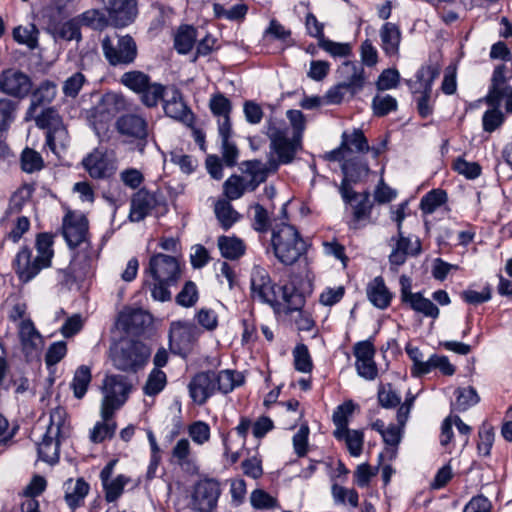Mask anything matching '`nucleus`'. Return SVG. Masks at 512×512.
<instances>
[{"instance_id": "f257e3e1", "label": "nucleus", "mask_w": 512, "mask_h": 512, "mask_svg": "<svg viewBox=\"0 0 512 512\" xmlns=\"http://www.w3.org/2000/svg\"><path fill=\"white\" fill-rule=\"evenodd\" d=\"M370 146L360 129L346 130L341 135L339 147L326 154V159L341 164L344 175L353 180H360L369 173L367 163L362 159L369 152Z\"/></svg>"}, {"instance_id": "f03ea898", "label": "nucleus", "mask_w": 512, "mask_h": 512, "mask_svg": "<svg viewBox=\"0 0 512 512\" xmlns=\"http://www.w3.org/2000/svg\"><path fill=\"white\" fill-rule=\"evenodd\" d=\"M250 294L254 301L271 306L274 310L284 307L294 310L300 302L299 296L286 286H277L271 280L268 271L258 265L252 268L250 276Z\"/></svg>"}, {"instance_id": "7ed1b4c3", "label": "nucleus", "mask_w": 512, "mask_h": 512, "mask_svg": "<svg viewBox=\"0 0 512 512\" xmlns=\"http://www.w3.org/2000/svg\"><path fill=\"white\" fill-rule=\"evenodd\" d=\"M145 273L153 280L152 283H148L152 298L160 302L169 301L171 299L169 288L181 277L178 259L175 256L155 253L150 257Z\"/></svg>"}, {"instance_id": "20e7f679", "label": "nucleus", "mask_w": 512, "mask_h": 512, "mask_svg": "<svg viewBox=\"0 0 512 512\" xmlns=\"http://www.w3.org/2000/svg\"><path fill=\"white\" fill-rule=\"evenodd\" d=\"M53 236L48 233H41L36 238V255H32L29 248H22L15 258V269L19 278L28 282L33 279L42 269L51 264L53 251Z\"/></svg>"}, {"instance_id": "39448f33", "label": "nucleus", "mask_w": 512, "mask_h": 512, "mask_svg": "<svg viewBox=\"0 0 512 512\" xmlns=\"http://www.w3.org/2000/svg\"><path fill=\"white\" fill-rule=\"evenodd\" d=\"M271 243L275 257L284 265L294 264L307 250V244L298 230L287 223L275 225Z\"/></svg>"}, {"instance_id": "423d86ee", "label": "nucleus", "mask_w": 512, "mask_h": 512, "mask_svg": "<svg viewBox=\"0 0 512 512\" xmlns=\"http://www.w3.org/2000/svg\"><path fill=\"white\" fill-rule=\"evenodd\" d=\"M70 435V424L65 409L57 407L50 413V422L42 441L38 444L39 458L49 464L59 459L61 440Z\"/></svg>"}, {"instance_id": "0eeeda50", "label": "nucleus", "mask_w": 512, "mask_h": 512, "mask_svg": "<svg viewBox=\"0 0 512 512\" xmlns=\"http://www.w3.org/2000/svg\"><path fill=\"white\" fill-rule=\"evenodd\" d=\"M289 119L294 135L292 139L287 137L286 130L269 129L268 134L271 139V147L279 157L281 163H289L300 146L302 132L305 129L304 115L300 110H288Z\"/></svg>"}, {"instance_id": "6e6552de", "label": "nucleus", "mask_w": 512, "mask_h": 512, "mask_svg": "<svg viewBox=\"0 0 512 512\" xmlns=\"http://www.w3.org/2000/svg\"><path fill=\"white\" fill-rule=\"evenodd\" d=\"M150 353L144 343L125 341L111 349V359L117 369L136 372L147 363Z\"/></svg>"}, {"instance_id": "1a4fd4ad", "label": "nucleus", "mask_w": 512, "mask_h": 512, "mask_svg": "<svg viewBox=\"0 0 512 512\" xmlns=\"http://www.w3.org/2000/svg\"><path fill=\"white\" fill-rule=\"evenodd\" d=\"M130 389V384L123 376L111 375L105 378L101 403V417L104 420L112 418L114 412L125 403Z\"/></svg>"}, {"instance_id": "9d476101", "label": "nucleus", "mask_w": 512, "mask_h": 512, "mask_svg": "<svg viewBox=\"0 0 512 512\" xmlns=\"http://www.w3.org/2000/svg\"><path fill=\"white\" fill-rule=\"evenodd\" d=\"M221 494L220 484L213 479L198 480L188 495L187 507L194 512H212Z\"/></svg>"}, {"instance_id": "9b49d317", "label": "nucleus", "mask_w": 512, "mask_h": 512, "mask_svg": "<svg viewBox=\"0 0 512 512\" xmlns=\"http://www.w3.org/2000/svg\"><path fill=\"white\" fill-rule=\"evenodd\" d=\"M36 125L41 129L47 130L46 142L49 148L58 153L59 149H64L68 143V133L63 125L62 119L53 108H47L35 118Z\"/></svg>"}, {"instance_id": "f8f14e48", "label": "nucleus", "mask_w": 512, "mask_h": 512, "mask_svg": "<svg viewBox=\"0 0 512 512\" xmlns=\"http://www.w3.org/2000/svg\"><path fill=\"white\" fill-rule=\"evenodd\" d=\"M121 102L122 98L118 95L108 94L95 107L91 117V124L100 140L108 138L112 120L118 111L117 105Z\"/></svg>"}, {"instance_id": "ddd939ff", "label": "nucleus", "mask_w": 512, "mask_h": 512, "mask_svg": "<svg viewBox=\"0 0 512 512\" xmlns=\"http://www.w3.org/2000/svg\"><path fill=\"white\" fill-rule=\"evenodd\" d=\"M198 328L186 321H175L171 323L169 332V346L173 353L186 356L193 343L199 337Z\"/></svg>"}, {"instance_id": "4468645a", "label": "nucleus", "mask_w": 512, "mask_h": 512, "mask_svg": "<svg viewBox=\"0 0 512 512\" xmlns=\"http://www.w3.org/2000/svg\"><path fill=\"white\" fill-rule=\"evenodd\" d=\"M32 89L29 75L17 68H7L0 72V92L8 96L23 99Z\"/></svg>"}, {"instance_id": "2eb2a0df", "label": "nucleus", "mask_w": 512, "mask_h": 512, "mask_svg": "<svg viewBox=\"0 0 512 512\" xmlns=\"http://www.w3.org/2000/svg\"><path fill=\"white\" fill-rule=\"evenodd\" d=\"M102 49L111 65L130 64L137 55L136 43L128 35L120 37L116 44H113L109 38H104Z\"/></svg>"}, {"instance_id": "dca6fc26", "label": "nucleus", "mask_w": 512, "mask_h": 512, "mask_svg": "<svg viewBox=\"0 0 512 512\" xmlns=\"http://www.w3.org/2000/svg\"><path fill=\"white\" fill-rule=\"evenodd\" d=\"M88 221L82 213L69 211L63 219L62 233L67 244L72 248L80 245L88 247L86 242Z\"/></svg>"}, {"instance_id": "f3484780", "label": "nucleus", "mask_w": 512, "mask_h": 512, "mask_svg": "<svg viewBox=\"0 0 512 512\" xmlns=\"http://www.w3.org/2000/svg\"><path fill=\"white\" fill-rule=\"evenodd\" d=\"M353 353L358 375L366 380H374L378 375V369L374 361L373 344L368 340L357 342L353 347Z\"/></svg>"}, {"instance_id": "a211bd4d", "label": "nucleus", "mask_w": 512, "mask_h": 512, "mask_svg": "<svg viewBox=\"0 0 512 512\" xmlns=\"http://www.w3.org/2000/svg\"><path fill=\"white\" fill-rule=\"evenodd\" d=\"M512 79V60H508L497 66L493 72L492 84L486 96V102L489 105H498L503 100V96L511 88L508 82Z\"/></svg>"}, {"instance_id": "6ab92c4d", "label": "nucleus", "mask_w": 512, "mask_h": 512, "mask_svg": "<svg viewBox=\"0 0 512 512\" xmlns=\"http://www.w3.org/2000/svg\"><path fill=\"white\" fill-rule=\"evenodd\" d=\"M106 9L110 22L117 27L129 25L137 14L135 0H107Z\"/></svg>"}, {"instance_id": "aec40b11", "label": "nucleus", "mask_w": 512, "mask_h": 512, "mask_svg": "<svg viewBox=\"0 0 512 512\" xmlns=\"http://www.w3.org/2000/svg\"><path fill=\"white\" fill-rule=\"evenodd\" d=\"M214 371L196 374L188 385L190 397L198 405L204 404L216 392Z\"/></svg>"}, {"instance_id": "412c9836", "label": "nucleus", "mask_w": 512, "mask_h": 512, "mask_svg": "<svg viewBox=\"0 0 512 512\" xmlns=\"http://www.w3.org/2000/svg\"><path fill=\"white\" fill-rule=\"evenodd\" d=\"M171 457L173 463L178 465L183 472L190 475L199 472L198 461L192 453L191 443L187 438L176 441L171 450Z\"/></svg>"}, {"instance_id": "4be33fe9", "label": "nucleus", "mask_w": 512, "mask_h": 512, "mask_svg": "<svg viewBox=\"0 0 512 512\" xmlns=\"http://www.w3.org/2000/svg\"><path fill=\"white\" fill-rule=\"evenodd\" d=\"M343 86L351 96L359 93L365 85L364 69L361 65L345 61L338 69Z\"/></svg>"}, {"instance_id": "5701e85b", "label": "nucleus", "mask_w": 512, "mask_h": 512, "mask_svg": "<svg viewBox=\"0 0 512 512\" xmlns=\"http://www.w3.org/2000/svg\"><path fill=\"white\" fill-rule=\"evenodd\" d=\"M18 334L22 350L26 356H38L43 349L44 341L33 323L30 320H22L18 325Z\"/></svg>"}, {"instance_id": "b1692460", "label": "nucleus", "mask_w": 512, "mask_h": 512, "mask_svg": "<svg viewBox=\"0 0 512 512\" xmlns=\"http://www.w3.org/2000/svg\"><path fill=\"white\" fill-rule=\"evenodd\" d=\"M117 131L126 137L135 139H145L148 135V125L146 120L136 114H126L116 121Z\"/></svg>"}, {"instance_id": "393cba45", "label": "nucleus", "mask_w": 512, "mask_h": 512, "mask_svg": "<svg viewBox=\"0 0 512 512\" xmlns=\"http://www.w3.org/2000/svg\"><path fill=\"white\" fill-rule=\"evenodd\" d=\"M82 164L88 174L95 179L108 177L113 171V166L106 154L99 149L87 155Z\"/></svg>"}, {"instance_id": "a878e982", "label": "nucleus", "mask_w": 512, "mask_h": 512, "mask_svg": "<svg viewBox=\"0 0 512 512\" xmlns=\"http://www.w3.org/2000/svg\"><path fill=\"white\" fill-rule=\"evenodd\" d=\"M64 500L71 509L83 505L90 486L83 478H69L63 484Z\"/></svg>"}, {"instance_id": "bb28decb", "label": "nucleus", "mask_w": 512, "mask_h": 512, "mask_svg": "<svg viewBox=\"0 0 512 512\" xmlns=\"http://www.w3.org/2000/svg\"><path fill=\"white\" fill-rule=\"evenodd\" d=\"M157 200L154 194L139 190L131 200L129 219L132 222L143 220L156 206Z\"/></svg>"}, {"instance_id": "cd10ccee", "label": "nucleus", "mask_w": 512, "mask_h": 512, "mask_svg": "<svg viewBox=\"0 0 512 512\" xmlns=\"http://www.w3.org/2000/svg\"><path fill=\"white\" fill-rule=\"evenodd\" d=\"M438 76V71L432 66L422 67L417 73V80L420 87L423 88V96L418 101V111L422 117L431 114L432 109L429 104V92L434 79Z\"/></svg>"}, {"instance_id": "c85d7f7f", "label": "nucleus", "mask_w": 512, "mask_h": 512, "mask_svg": "<svg viewBox=\"0 0 512 512\" xmlns=\"http://www.w3.org/2000/svg\"><path fill=\"white\" fill-rule=\"evenodd\" d=\"M381 47L386 55L396 56L399 51L401 32L399 27L387 22L380 29Z\"/></svg>"}, {"instance_id": "c756f323", "label": "nucleus", "mask_w": 512, "mask_h": 512, "mask_svg": "<svg viewBox=\"0 0 512 512\" xmlns=\"http://www.w3.org/2000/svg\"><path fill=\"white\" fill-rule=\"evenodd\" d=\"M246 165V171L250 175V179H246L249 191H254L260 183L266 180L269 172L277 169V164L275 162H271L269 167L257 160L249 161Z\"/></svg>"}, {"instance_id": "7c9ffc66", "label": "nucleus", "mask_w": 512, "mask_h": 512, "mask_svg": "<svg viewBox=\"0 0 512 512\" xmlns=\"http://www.w3.org/2000/svg\"><path fill=\"white\" fill-rule=\"evenodd\" d=\"M369 301L377 308L385 309L391 301V294L388 291L381 277L374 278L367 286Z\"/></svg>"}, {"instance_id": "2f4dec72", "label": "nucleus", "mask_w": 512, "mask_h": 512, "mask_svg": "<svg viewBox=\"0 0 512 512\" xmlns=\"http://www.w3.org/2000/svg\"><path fill=\"white\" fill-rule=\"evenodd\" d=\"M408 296L409 298L404 304L408 305L413 311L425 317L438 318L440 314L439 308L430 299L424 297L422 293L415 292L413 295Z\"/></svg>"}, {"instance_id": "473e14b6", "label": "nucleus", "mask_w": 512, "mask_h": 512, "mask_svg": "<svg viewBox=\"0 0 512 512\" xmlns=\"http://www.w3.org/2000/svg\"><path fill=\"white\" fill-rule=\"evenodd\" d=\"M334 436L336 439L344 441L346 447L353 457H358L362 453L364 435L360 430H334Z\"/></svg>"}, {"instance_id": "72a5a7b5", "label": "nucleus", "mask_w": 512, "mask_h": 512, "mask_svg": "<svg viewBox=\"0 0 512 512\" xmlns=\"http://www.w3.org/2000/svg\"><path fill=\"white\" fill-rule=\"evenodd\" d=\"M209 107L214 116L218 117V130H221L222 124L226 123L231 128L230 112L231 102L223 94H215L210 98Z\"/></svg>"}, {"instance_id": "f704fd0d", "label": "nucleus", "mask_w": 512, "mask_h": 512, "mask_svg": "<svg viewBox=\"0 0 512 512\" xmlns=\"http://www.w3.org/2000/svg\"><path fill=\"white\" fill-rule=\"evenodd\" d=\"M216 391L229 393L236 387L242 385L244 378L241 373L233 370L214 371Z\"/></svg>"}, {"instance_id": "c9c22d12", "label": "nucleus", "mask_w": 512, "mask_h": 512, "mask_svg": "<svg viewBox=\"0 0 512 512\" xmlns=\"http://www.w3.org/2000/svg\"><path fill=\"white\" fill-rule=\"evenodd\" d=\"M165 114L173 119L186 120L189 117V110L182 100L181 94L174 90L170 98L164 101Z\"/></svg>"}, {"instance_id": "e433bc0d", "label": "nucleus", "mask_w": 512, "mask_h": 512, "mask_svg": "<svg viewBox=\"0 0 512 512\" xmlns=\"http://www.w3.org/2000/svg\"><path fill=\"white\" fill-rule=\"evenodd\" d=\"M218 248L223 257L232 260L239 258L245 252V245L242 240L233 236L219 237Z\"/></svg>"}, {"instance_id": "4c0bfd02", "label": "nucleus", "mask_w": 512, "mask_h": 512, "mask_svg": "<svg viewBox=\"0 0 512 512\" xmlns=\"http://www.w3.org/2000/svg\"><path fill=\"white\" fill-rule=\"evenodd\" d=\"M218 133L221 138L223 159L228 166H233L238 157V149L231 141L232 130L224 123Z\"/></svg>"}, {"instance_id": "58836bf2", "label": "nucleus", "mask_w": 512, "mask_h": 512, "mask_svg": "<svg viewBox=\"0 0 512 512\" xmlns=\"http://www.w3.org/2000/svg\"><path fill=\"white\" fill-rule=\"evenodd\" d=\"M196 40V30L192 26H181L174 39V46L178 53L186 54L191 51Z\"/></svg>"}, {"instance_id": "ea45409f", "label": "nucleus", "mask_w": 512, "mask_h": 512, "mask_svg": "<svg viewBox=\"0 0 512 512\" xmlns=\"http://www.w3.org/2000/svg\"><path fill=\"white\" fill-rule=\"evenodd\" d=\"M57 94V87L51 81L42 82L39 87L33 92L32 103L28 110L30 114L36 106L50 103L54 100Z\"/></svg>"}, {"instance_id": "a19ab883", "label": "nucleus", "mask_w": 512, "mask_h": 512, "mask_svg": "<svg viewBox=\"0 0 512 512\" xmlns=\"http://www.w3.org/2000/svg\"><path fill=\"white\" fill-rule=\"evenodd\" d=\"M456 400L453 407L457 411H466L470 407L476 405L480 398L473 387L458 388L455 392Z\"/></svg>"}, {"instance_id": "79ce46f5", "label": "nucleus", "mask_w": 512, "mask_h": 512, "mask_svg": "<svg viewBox=\"0 0 512 512\" xmlns=\"http://www.w3.org/2000/svg\"><path fill=\"white\" fill-rule=\"evenodd\" d=\"M215 214L224 229H229L236 223L240 215L235 211L232 205L227 201H218L215 205Z\"/></svg>"}, {"instance_id": "37998d69", "label": "nucleus", "mask_w": 512, "mask_h": 512, "mask_svg": "<svg viewBox=\"0 0 512 512\" xmlns=\"http://www.w3.org/2000/svg\"><path fill=\"white\" fill-rule=\"evenodd\" d=\"M91 382V372L87 366H80L73 377L71 388L73 389L74 396L81 399Z\"/></svg>"}, {"instance_id": "c03bdc74", "label": "nucleus", "mask_w": 512, "mask_h": 512, "mask_svg": "<svg viewBox=\"0 0 512 512\" xmlns=\"http://www.w3.org/2000/svg\"><path fill=\"white\" fill-rule=\"evenodd\" d=\"M187 433L194 444L202 446L211 438L210 426L204 421H194L187 426Z\"/></svg>"}, {"instance_id": "a18cd8bd", "label": "nucleus", "mask_w": 512, "mask_h": 512, "mask_svg": "<svg viewBox=\"0 0 512 512\" xmlns=\"http://www.w3.org/2000/svg\"><path fill=\"white\" fill-rule=\"evenodd\" d=\"M120 81L130 90L140 94L147 87L150 79L145 73L135 70L124 73Z\"/></svg>"}, {"instance_id": "49530a36", "label": "nucleus", "mask_w": 512, "mask_h": 512, "mask_svg": "<svg viewBox=\"0 0 512 512\" xmlns=\"http://www.w3.org/2000/svg\"><path fill=\"white\" fill-rule=\"evenodd\" d=\"M166 383V374L162 370L154 368L148 375L147 381L143 387L145 395H157L164 389Z\"/></svg>"}, {"instance_id": "de8ad7c7", "label": "nucleus", "mask_w": 512, "mask_h": 512, "mask_svg": "<svg viewBox=\"0 0 512 512\" xmlns=\"http://www.w3.org/2000/svg\"><path fill=\"white\" fill-rule=\"evenodd\" d=\"M130 482V478L120 474L112 480L103 484V489L105 491V499L108 502H114L117 500L123 493L124 487Z\"/></svg>"}, {"instance_id": "09e8293b", "label": "nucleus", "mask_w": 512, "mask_h": 512, "mask_svg": "<svg viewBox=\"0 0 512 512\" xmlns=\"http://www.w3.org/2000/svg\"><path fill=\"white\" fill-rule=\"evenodd\" d=\"M403 429L404 426L399 424H389L383 432L382 438L388 446L387 452L390 453L391 457H395L396 455V448L401 442Z\"/></svg>"}, {"instance_id": "8fccbe9b", "label": "nucleus", "mask_w": 512, "mask_h": 512, "mask_svg": "<svg viewBox=\"0 0 512 512\" xmlns=\"http://www.w3.org/2000/svg\"><path fill=\"white\" fill-rule=\"evenodd\" d=\"M248 190L246 178L240 176H231L224 183V193L230 200L240 198Z\"/></svg>"}, {"instance_id": "3c124183", "label": "nucleus", "mask_w": 512, "mask_h": 512, "mask_svg": "<svg viewBox=\"0 0 512 512\" xmlns=\"http://www.w3.org/2000/svg\"><path fill=\"white\" fill-rule=\"evenodd\" d=\"M295 369L302 373H310L313 367L308 348L304 344H298L293 350Z\"/></svg>"}, {"instance_id": "603ef678", "label": "nucleus", "mask_w": 512, "mask_h": 512, "mask_svg": "<svg viewBox=\"0 0 512 512\" xmlns=\"http://www.w3.org/2000/svg\"><path fill=\"white\" fill-rule=\"evenodd\" d=\"M445 201L446 193L443 190L435 189L421 199L420 207L425 214H431Z\"/></svg>"}, {"instance_id": "864d4df0", "label": "nucleus", "mask_w": 512, "mask_h": 512, "mask_svg": "<svg viewBox=\"0 0 512 512\" xmlns=\"http://www.w3.org/2000/svg\"><path fill=\"white\" fill-rule=\"evenodd\" d=\"M13 37L19 44H24L30 49L37 45V29L34 25L16 27L13 31Z\"/></svg>"}, {"instance_id": "5fc2aeb1", "label": "nucleus", "mask_w": 512, "mask_h": 512, "mask_svg": "<svg viewBox=\"0 0 512 512\" xmlns=\"http://www.w3.org/2000/svg\"><path fill=\"white\" fill-rule=\"evenodd\" d=\"M116 424L114 421L109 418L108 420H104L102 418V422H97L93 427L90 433V439L94 443H100L107 438L113 436L115 432Z\"/></svg>"}, {"instance_id": "6e6d98bb", "label": "nucleus", "mask_w": 512, "mask_h": 512, "mask_svg": "<svg viewBox=\"0 0 512 512\" xmlns=\"http://www.w3.org/2000/svg\"><path fill=\"white\" fill-rule=\"evenodd\" d=\"M378 400L382 407L394 408L400 404L401 396L390 384H387L379 388Z\"/></svg>"}, {"instance_id": "4d7b16f0", "label": "nucleus", "mask_w": 512, "mask_h": 512, "mask_svg": "<svg viewBox=\"0 0 512 512\" xmlns=\"http://www.w3.org/2000/svg\"><path fill=\"white\" fill-rule=\"evenodd\" d=\"M21 166L23 171L33 173L43 167V159L38 152L27 148L22 152Z\"/></svg>"}, {"instance_id": "13d9d810", "label": "nucleus", "mask_w": 512, "mask_h": 512, "mask_svg": "<svg viewBox=\"0 0 512 512\" xmlns=\"http://www.w3.org/2000/svg\"><path fill=\"white\" fill-rule=\"evenodd\" d=\"M355 405L352 401H346L338 406L333 413V422L336 426L335 430L347 429L348 418L352 415Z\"/></svg>"}, {"instance_id": "bf43d9fd", "label": "nucleus", "mask_w": 512, "mask_h": 512, "mask_svg": "<svg viewBox=\"0 0 512 512\" xmlns=\"http://www.w3.org/2000/svg\"><path fill=\"white\" fill-rule=\"evenodd\" d=\"M332 496L336 503H348L352 507L358 505V493L354 489H347L343 486L334 484L332 486Z\"/></svg>"}, {"instance_id": "052dcab7", "label": "nucleus", "mask_w": 512, "mask_h": 512, "mask_svg": "<svg viewBox=\"0 0 512 512\" xmlns=\"http://www.w3.org/2000/svg\"><path fill=\"white\" fill-rule=\"evenodd\" d=\"M427 374L438 369L443 375L451 376L455 373V367L450 363L448 357L433 354L428 359Z\"/></svg>"}, {"instance_id": "680f3d73", "label": "nucleus", "mask_w": 512, "mask_h": 512, "mask_svg": "<svg viewBox=\"0 0 512 512\" xmlns=\"http://www.w3.org/2000/svg\"><path fill=\"white\" fill-rule=\"evenodd\" d=\"M249 212L252 217V226L258 232H265L269 226V216L266 209L260 204H254L250 207Z\"/></svg>"}, {"instance_id": "e2e57ef3", "label": "nucleus", "mask_w": 512, "mask_h": 512, "mask_svg": "<svg viewBox=\"0 0 512 512\" xmlns=\"http://www.w3.org/2000/svg\"><path fill=\"white\" fill-rule=\"evenodd\" d=\"M16 104L7 98L0 99V131L6 130L14 121Z\"/></svg>"}, {"instance_id": "0e129e2a", "label": "nucleus", "mask_w": 512, "mask_h": 512, "mask_svg": "<svg viewBox=\"0 0 512 512\" xmlns=\"http://www.w3.org/2000/svg\"><path fill=\"white\" fill-rule=\"evenodd\" d=\"M373 111L377 116H384L396 110L397 101L390 95H377L372 101Z\"/></svg>"}, {"instance_id": "69168bd1", "label": "nucleus", "mask_w": 512, "mask_h": 512, "mask_svg": "<svg viewBox=\"0 0 512 512\" xmlns=\"http://www.w3.org/2000/svg\"><path fill=\"white\" fill-rule=\"evenodd\" d=\"M405 350L410 359L413 361L412 374L414 376L427 374L428 360H423V355L419 348L412 345H407Z\"/></svg>"}, {"instance_id": "338daca9", "label": "nucleus", "mask_w": 512, "mask_h": 512, "mask_svg": "<svg viewBox=\"0 0 512 512\" xmlns=\"http://www.w3.org/2000/svg\"><path fill=\"white\" fill-rule=\"evenodd\" d=\"M198 300V290L195 283L188 281L176 297V302L183 307H191Z\"/></svg>"}, {"instance_id": "774afa93", "label": "nucleus", "mask_w": 512, "mask_h": 512, "mask_svg": "<svg viewBox=\"0 0 512 512\" xmlns=\"http://www.w3.org/2000/svg\"><path fill=\"white\" fill-rule=\"evenodd\" d=\"M142 102L149 107L157 105L158 101L162 99L164 95V87L160 84L150 82L147 87L140 93Z\"/></svg>"}]
</instances>
